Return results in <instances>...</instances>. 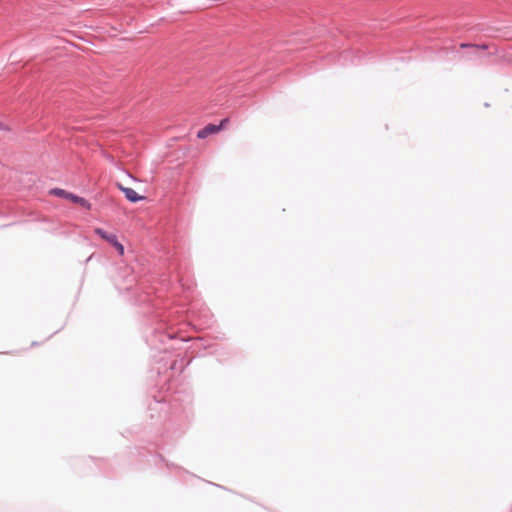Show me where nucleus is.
<instances>
[{
  "instance_id": "1",
  "label": "nucleus",
  "mask_w": 512,
  "mask_h": 512,
  "mask_svg": "<svg viewBox=\"0 0 512 512\" xmlns=\"http://www.w3.org/2000/svg\"><path fill=\"white\" fill-rule=\"evenodd\" d=\"M94 232L100 236L103 240L107 241L118 251L119 255H124V246L118 242L116 235L111 234L103 230L102 228H95Z\"/></svg>"
},
{
  "instance_id": "2",
  "label": "nucleus",
  "mask_w": 512,
  "mask_h": 512,
  "mask_svg": "<svg viewBox=\"0 0 512 512\" xmlns=\"http://www.w3.org/2000/svg\"><path fill=\"white\" fill-rule=\"evenodd\" d=\"M117 187L124 193L125 197L131 202H137L144 198L142 196H139L134 189L125 187L120 183L117 184Z\"/></svg>"
},
{
  "instance_id": "3",
  "label": "nucleus",
  "mask_w": 512,
  "mask_h": 512,
  "mask_svg": "<svg viewBox=\"0 0 512 512\" xmlns=\"http://www.w3.org/2000/svg\"><path fill=\"white\" fill-rule=\"evenodd\" d=\"M221 130V126L215 124H208L203 129L198 131L197 137L200 139L206 138L208 135L215 134Z\"/></svg>"
},
{
  "instance_id": "4",
  "label": "nucleus",
  "mask_w": 512,
  "mask_h": 512,
  "mask_svg": "<svg viewBox=\"0 0 512 512\" xmlns=\"http://www.w3.org/2000/svg\"><path fill=\"white\" fill-rule=\"evenodd\" d=\"M71 202L79 204L80 206H82L88 210L91 208V204L86 199L79 197L77 195H75V197H71Z\"/></svg>"
},
{
  "instance_id": "5",
  "label": "nucleus",
  "mask_w": 512,
  "mask_h": 512,
  "mask_svg": "<svg viewBox=\"0 0 512 512\" xmlns=\"http://www.w3.org/2000/svg\"><path fill=\"white\" fill-rule=\"evenodd\" d=\"M52 194H54V195H56L58 197H63V198L68 199L70 201H71V197H75L74 194L69 193V192H67V191H65L63 189H54V190H52Z\"/></svg>"
},
{
  "instance_id": "6",
  "label": "nucleus",
  "mask_w": 512,
  "mask_h": 512,
  "mask_svg": "<svg viewBox=\"0 0 512 512\" xmlns=\"http://www.w3.org/2000/svg\"><path fill=\"white\" fill-rule=\"evenodd\" d=\"M229 122V119L228 118H225L223 119L221 122H220V125L221 126V129H223Z\"/></svg>"
},
{
  "instance_id": "7",
  "label": "nucleus",
  "mask_w": 512,
  "mask_h": 512,
  "mask_svg": "<svg viewBox=\"0 0 512 512\" xmlns=\"http://www.w3.org/2000/svg\"><path fill=\"white\" fill-rule=\"evenodd\" d=\"M474 48H478V49H482V50H486L488 48V46L486 44H483V45H473Z\"/></svg>"
},
{
  "instance_id": "8",
  "label": "nucleus",
  "mask_w": 512,
  "mask_h": 512,
  "mask_svg": "<svg viewBox=\"0 0 512 512\" xmlns=\"http://www.w3.org/2000/svg\"><path fill=\"white\" fill-rule=\"evenodd\" d=\"M460 47L461 48H468V47H473V45L467 44V43H462V44H460Z\"/></svg>"
}]
</instances>
